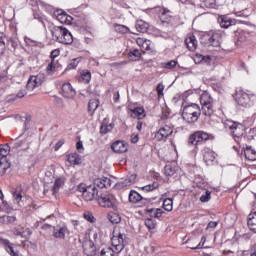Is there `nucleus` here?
<instances>
[{
  "label": "nucleus",
  "instance_id": "1",
  "mask_svg": "<svg viewBox=\"0 0 256 256\" xmlns=\"http://www.w3.org/2000/svg\"><path fill=\"white\" fill-rule=\"evenodd\" d=\"M112 247H105L101 250L100 256H119L125 249V234L113 232L111 238Z\"/></svg>",
  "mask_w": 256,
  "mask_h": 256
},
{
  "label": "nucleus",
  "instance_id": "2",
  "mask_svg": "<svg viewBox=\"0 0 256 256\" xmlns=\"http://www.w3.org/2000/svg\"><path fill=\"white\" fill-rule=\"evenodd\" d=\"M223 126L236 143H241V139H243V135H245V125L233 120H225Z\"/></svg>",
  "mask_w": 256,
  "mask_h": 256
},
{
  "label": "nucleus",
  "instance_id": "3",
  "mask_svg": "<svg viewBox=\"0 0 256 256\" xmlns=\"http://www.w3.org/2000/svg\"><path fill=\"white\" fill-rule=\"evenodd\" d=\"M52 37L55 38V41L63 45H71L73 43V34L63 26H54L52 28Z\"/></svg>",
  "mask_w": 256,
  "mask_h": 256
},
{
  "label": "nucleus",
  "instance_id": "4",
  "mask_svg": "<svg viewBox=\"0 0 256 256\" xmlns=\"http://www.w3.org/2000/svg\"><path fill=\"white\" fill-rule=\"evenodd\" d=\"M182 117L187 123H197V121H199V117H201V107L195 103L184 106L182 110Z\"/></svg>",
  "mask_w": 256,
  "mask_h": 256
},
{
  "label": "nucleus",
  "instance_id": "5",
  "mask_svg": "<svg viewBox=\"0 0 256 256\" xmlns=\"http://www.w3.org/2000/svg\"><path fill=\"white\" fill-rule=\"evenodd\" d=\"M98 204L104 209H113V211H119V201L115 195L104 192L98 197Z\"/></svg>",
  "mask_w": 256,
  "mask_h": 256
},
{
  "label": "nucleus",
  "instance_id": "6",
  "mask_svg": "<svg viewBox=\"0 0 256 256\" xmlns=\"http://www.w3.org/2000/svg\"><path fill=\"white\" fill-rule=\"evenodd\" d=\"M213 139H215L213 134L199 130L190 135L188 139V145H203V143H206V141H213Z\"/></svg>",
  "mask_w": 256,
  "mask_h": 256
},
{
  "label": "nucleus",
  "instance_id": "7",
  "mask_svg": "<svg viewBox=\"0 0 256 256\" xmlns=\"http://www.w3.org/2000/svg\"><path fill=\"white\" fill-rule=\"evenodd\" d=\"M200 103L202 105V113L206 117H211L215 113V108L213 107V97L207 91L202 92L200 95Z\"/></svg>",
  "mask_w": 256,
  "mask_h": 256
},
{
  "label": "nucleus",
  "instance_id": "8",
  "mask_svg": "<svg viewBox=\"0 0 256 256\" xmlns=\"http://www.w3.org/2000/svg\"><path fill=\"white\" fill-rule=\"evenodd\" d=\"M236 101L238 105H241V107H251V105L256 101V95L249 90H241L237 94Z\"/></svg>",
  "mask_w": 256,
  "mask_h": 256
},
{
  "label": "nucleus",
  "instance_id": "9",
  "mask_svg": "<svg viewBox=\"0 0 256 256\" xmlns=\"http://www.w3.org/2000/svg\"><path fill=\"white\" fill-rule=\"evenodd\" d=\"M77 191H79V193H82L84 201H93V199H95V197H97V195L99 194V190H97V187H95V185L87 186L83 183L78 185Z\"/></svg>",
  "mask_w": 256,
  "mask_h": 256
},
{
  "label": "nucleus",
  "instance_id": "10",
  "mask_svg": "<svg viewBox=\"0 0 256 256\" xmlns=\"http://www.w3.org/2000/svg\"><path fill=\"white\" fill-rule=\"evenodd\" d=\"M43 83H45V75L43 73H38L37 75L30 76L26 87L29 91H34L37 87H41Z\"/></svg>",
  "mask_w": 256,
  "mask_h": 256
},
{
  "label": "nucleus",
  "instance_id": "11",
  "mask_svg": "<svg viewBox=\"0 0 256 256\" xmlns=\"http://www.w3.org/2000/svg\"><path fill=\"white\" fill-rule=\"evenodd\" d=\"M171 135H173V127L164 125L160 127L155 134V139H157V141H167L168 137H171Z\"/></svg>",
  "mask_w": 256,
  "mask_h": 256
},
{
  "label": "nucleus",
  "instance_id": "12",
  "mask_svg": "<svg viewBox=\"0 0 256 256\" xmlns=\"http://www.w3.org/2000/svg\"><path fill=\"white\" fill-rule=\"evenodd\" d=\"M82 247L87 256H94L97 254V247L95 246V243H93V240H85Z\"/></svg>",
  "mask_w": 256,
  "mask_h": 256
},
{
  "label": "nucleus",
  "instance_id": "13",
  "mask_svg": "<svg viewBox=\"0 0 256 256\" xmlns=\"http://www.w3.org/2000/svg\"><path fill=\"white\" fill-rule=\"evenodd\" d=\"M62 95L66 99H73V97L77 95V92L73 89L71 83H65L62 85Z\"/></svg>",
  "mask_w": 256,
  "mask_h": 256
},
{
  "label": "nucleus",
  "instance_id": "14",
  "mask_svg": "<svg viewBox=\"0 0 256 256\" xmlns=\"http://www.w3.org/2000/svg\"><path fill=\"white\" fill-rule=\"evenodd\" d=\"M111 149L114 153H126L129 146L125 141H116L111 145Z\"/></svg>",
  "mask_w": 256,
  "mask_h": 256
},
{
  "label": "nucleus",
  "instance_id": "15",
  "mask_svg": "<svg viewBox=\"0 0 256 256\" xmlns=\"http://www.w3.org/2000/svg\"><path fill=\"white\" fill-rule=\"evenodd\" d=\"M185 45L189 51H196L197 50V38L193 34H188L185 39Z\"/></svg>",
  "mask_w": 256,
  "mask_h": 256
},
{
  "label": "nucleus",
  "instance_id": "16",
  "mask_svg": "<svg viewBox=\"0 0 256 256\" xmlns=\"http://www.w3.org/2000/svg\"><path fill=\"white\" fill-rule=\"evenodd\" d=\"M67 233H69V229L66 226L53 227V237H55V239H65Z\"/></svg>",
  "mask_w": 256,
  "mask_h": 256
},
{
  "label": "nucleus",
  "instance_id": "17",
  "mask_svg": "<svg viewBox=\"0 0 256 256\" xmlns=\"http://www.w3.org/2000/svg\"><path fill=\"white\" fill-rule=\"evenodd\" d=\"M202 153H203L204 162L207 165H211L213 161H215V152L213 150L209 148H204Z\"/></svg>",
  "mask_w": 256,
  "mask_h": 256
},
{
  "label": "nucleus",
  "instance_id": "18",
  "mask_svg": "<svg viewBox=\"0 0 256 256\" xmlns=\"http://www.w3.org/2000/svg\"><path fill=\"white\" fill-rule=\"evenodd\" d=\"M66 178L65 176H60L55 179L54 185L52 187V194L57 195L59 193V189H62V187L65 185Z\"/></svg>",
  "mask_w": 256,
  "mask_h": 256
},
{
  "label": "nucleus",
  "instance_id": "19",
  "mask_svg": "<svg viewBox=\"0 0 256 256\" xmlns=\"http://www.w3.org/2000/svg\"><path fill=\"white\" fill-rule=\"evenodd\" d=\"M218 23L220 24V27H222L223 29H229L231 25L235 24V21L229 18L228 16H220L218 18Z\"/></svg>",
  "mask_w": 256,
  "mask_h": 256
},
{
  "label": "nucleus",
  "instance_id": "20",
  "mask_svg": "<svg viewBox=\"0 0 256 256\" xmlns=\"http://www.w3.org/2000/svg\"><path fill=\"white\" fill-rule=\"evenodd\" d=\"M247 225L250 231L256 233V212H252L248 215Z\"/></svg>",
  "mask_w": 256,
  "mask_h": 256
},
{
  "label": "nucleus",
  "instance_id": "21",
  "mask_svg": "<svg viewBox=\"0 0 256 256\" xmlns=\"http://www.w3.org/2000/svg\"><path fill=\"white\" fill-rule=\"evenodd\" d=\"M244 155L248 161H256V151L253 149V147L246 146L244 149Z\"/></svg>",
  "mask_w": 256,
  "mask_h": 256
},
{
  "label": "nucleus",
  "instance_id": "22",
  "mask_svg": "<svg viewBox=\"0 0 256 256\" xmlns=\"http://www.w3.org/2000/svg\"><path fill=\"white\" fill-rule=\"evenodd\" d=\"M221 34L220 33H214L212 36L209 38V44L212 47H221Z\"/></svg>",
  "mask_w": 256,
  "mask_h": 256
},
{
  "label": "nucleus",
  "instance_id": "23",
  "mask_svg": "<svg viewBox=\"0 0 256 256\" xmlns=\"http://www.w3.org/2000/svg\"><path fill=\"white\" fill-rule=\"evenodd\" d=\"M146 211L149 213L150 217H154V219H159L163 216V209L161 208H148Z\"/></svg>",
  "mask_w": 256,
  "mask_h": 256
},
{
  "label": "nucleus",
  "instance_id": "24",
  "mask_svg": "<svg viewBox=\"0 0 256 256\" xmlns=\"http://www.w3.org/2000/svg\"><path fill=\"white\" fill-rule=\"evenodd\" d=\"M67 161L70 165H81L83 161L81 160V157H79V154L77 153H71L68 155Z\"/></svg>",
  "mask_w": 256,
  "mask_h": 256
},
{
  "label": "nucleus",
  "instance_id": "25",
  "mask_svg": "<svg viewBox=\"0 0 256 256\" xmlns=\"http://www.w3.org/2000/svg\"><path fill=\"white\" fill-rule=\"evenodd\" d=\"M129 201L130 203H139V201H143V196L137 191L131 190L129 193Z\"/></svg>",
  "mask_w": 256,
  "mask_h": 256
},
{
  "label": "nucleus",
  "instance_id": "26",
  "mask_svg": "<svg viewBox=\"0 0 256 256\" xmlns=\"http://www.w3.org/2000/svg\"><path fill=\"white\" fill-rule=\"evenodd\" d=\"M99 107V100L98 99H91L88 102V113L90 115H93L95 111H97V108Z\"/></svg>",
  "mask_w": 256,
  "mask_h": 256
},
{
  "label": "nucleus",
  "instance_id": "27",
  "mask_svg": "<svg viewBox=\"0 0 256 256\" xmlns=\"http://www.w3.org/2000/svg\"><path fill=\"white\" fill-rule=\"evenodd\" d=\"M30 144H31V138H26L24 140H19L18 142H16L15 147L16 149H20V147H22V149L25 151L29 149Z\"/></svg>",
  "mask_w": 256,
  "mask_h": 256
},
{
  "label": "nucleus",
  "instance_id": "28",
  "mask_svg": "<svg viewBox=\"0 0 256 256\" xmlns=\"http://www.w3.org/2000/svg\"><path fill=\"white\" fill-rule=\"evenodd\" d=\"M114 127H115V124H113V123L107 124V123L103 122L100 127L101 135H107V133H111V131H113Z\"/></svg>",
  "mask_w": 256,
  "mask_h": 256
},
{
  "label": "nucleus",
  "instance_id": "29",
  "mask_svg": "<svg viewBox=\"0 0 256 256\" xmlns=\"http://www.w3.org/2000/svg\"><path fill=\"white\" fill-rule=\"evenodd\" d=\"M135 27L139 33H145L147 32V29H149V24L145 23V21L143 20H139L136 22Z\"/></svg>",
  "mask_w": 256,
  "mask_h": 256
},
{
  "label": "nucleus",
  "instance_id": "30",
  "mask_svg": "<svg viewBox=\"0 0 256 256\" xmlns=\"http://www.w3.org/2000/svg\"><path fill=\"white\" fill-rule=\"evenodd\" d=\"M9 153H11V147H9L8 144H2V145H0V155H1V159L6 160L7 155H9Z\"/></svg>",
  "mask_w": 256,
  "mask_h": 256
},
{
  "label": "nucleus",
  "instance_id": "31",
  "mask_svg": "<svg viewBox=\"0 0 256 256\" xmlns=\"http://www.w3.org/2000/svg\"><path fill=\"white\" fill-rule=\"evenodd\" d=\"M132 117H137V119H143L145 117V109L142 107H137L132 110Z\"/></svg>",
  "mask_w": 256,
  "mask_h": 256
},
{
  "label": "nucleus",
  "instance_id": "32",
  "mask_svg": "<svg viewBox=\"0 0 256 256\" xmlns=\"http://www.w3.org/2000/svg\"><path fill=\"white\" fill-rule=\"evenodd\" d=\"M17 221V218L15 216H8L4 215L0 217V223L9 225L11 223H15Z\"/></svg>",
  "mask_w": 256,
  "mask_h": 256
},
{
  "label": "nucleus",
  "instance_id": "33",
  "mask_svg": "<svg viewBox=\"0 0 256 256\" xmlns=\"http://www.w3.org/2000/svg\"><path fill=\"white\" fill-rule=\"evenodd\" d=\"M175 173H177V170L175 169V167L171 164H168L165 166L164 168V174L167 177H173V175H175Z\"/></svg>",
  "mask_w": 256,
  "mask_h": 256
},
{
  "label": "nucleus",
  "instance_id": "34",
  "mask_svg": "<svg viewBox=\"0 0 256 256\" xmlns=\"http://www.w3.org/2000/svg\"><path fill=\"white\" fill-rule=\"evenodd\" d=\"M4 245L6 247V251H7V253H9V255H11V256H19V253H17L15 251V248L13 247V244H11V242L6 241L4 243Z\"/></svg>",
  "mask_w": 256,
  "mask_h": 256
},
{
  "label": "nucleus",
  "instance_id": "35",
  "mask_svg": "<svg viewBox=\"0 0 256 256\" xmlns=\"http://www.w3.org/2000/svg\"><path fill=\"white\" fill-rule=\"evenodd\" d=\"M163 209L165 211H173V199L166 198L163 202Z\"/></svg>",
  "mask_w": 256,
  "mask_h": 256
},
{
  "label": "nucleus",
  "instance_id": "36",
  "mask_svg": "<svg viewBox=\"0 0 256 256\" xmlns=\"http://www.w3.org/2000/svg\"><path fill=\"white\" fill-rule=\"evenodd\" d=\"M9 167V162H6L5 159H0V175H5V172L7 171V169H9Z\"/></svg>",
  "mask_w": 256,
  "mask_h": 256
},
{
  "label": "nucleus",
  "instance_id": "37",
  "mask_svg": "<svg viewBox=\"0 0 256 256\" xmlns=\"http://www.w3.org/2000/svg\"><path fill=\"white\" fill-rule=\"evenodd\" d=\"M114 30L116 31V33L125 34L129 31V28L125 25L114 24Z\"/></svg>",
  "mask_w": 256,
  "mask_h": 256
},
{
  "label": "nucleus",
  "instance_id": "38",
  "mask_svg": "<svg viewBox=\"0 0 256 256\" xmlns=\"http://www.w3.org/2000/svg\"><path fill=\"white\" fill-rule=\"evenodd\" d=\"M14 235H17L18 237H22V239H25L27 235H31V230L26 229L25 231H21L19 229H14L13 231Z\"/></svg>",
  "mask_w": 256,
  "mask_h": 256
},
{
  "label": "nucleus",
  "instance_id": "39",
  "mask_svg": "<svg viewBox=\"0 0 256 256\" xmlns=\"http://www.w3.org/2000/svg\"><path fill=\"white\" fill-rule=\"evenodd\" d=\"M128 57L129 59H131L132 61H135L136 59H139L141 58V52L137 49H134L132 51H130L128 53Z\"/></svg>",
  "mask_w": 256,
  "mask_h": 256
},
{
  "label": "nucleus",
  "instance_id": "40",
  "mask_svg": "<svg viewBox=\"0 0 256 256\" xmlns=\"http://www.w3.org/2000/svg\"><path fill=\"white\" fill-rule=\"evenodd\" d=\"M162 67L163 69H175V67H177V61L171 60L169 62H163Z\"/></svg>",
  "mask_w": 256,
  "mask_h": 256
},
{
  "label": "nucleus",
  "instance_id": "41",
  "mask_svg": "<svg viewBox=\"0 0 256 256\" xmlns=\"http://www.w3.org/2000/svg\"><path fill=\"white\" fill-rule=\"evenodd\" d=\"M108 219L111 223H114V224L121 223V217H119V214L117 213L109 214Z\"/></svg>",
  "mask_w": 256,
  "mask_h": 256
},
{
  "label": "nucleus",
  "instance_id": "42",
  "mask_svg": "<svg viewBox=\"0 0 256 256\" xmlns=\"http://www.w3.org/2000/svg\"><path fill=\"white\" fill-rule=\"evenodd\" d=\"M57 19L58 21H60V23H67V21H69V19H71V16L67 15L64 12H61L60 14H57Z\"/></svg>",
  "mask_w": 256,
  "mask_h": 256
},
{
  "label": "nucleus",
  "instance_id": "43",
  "mask_svg": "<svg viewBox=\"0 0 256 256\" xmlns=\"http://www.w3.org/2000/svg\"><path fill=\"white\" fill-rule=\"evenodd\" d=\"M137 181V174H131L128 178H126L123 182V185H133Z\"/></svg>",
  "mask_w": 256,
  "mask_h": 256
},
{
  "label": "nucleus",
  "instance_id": "44",
  "mask_svg": "<svg viewBox=\"0 0 256 256\" xmlns=\"http://www.w3.org/2000/svg\"><path fill=\"white\" fill-rule=\"evenodd\" d=\"M24 42L26 43V45H28V47H38L39 46V42L25 36L24 37Z\"/></svg>",
  "mask_w": 256,
  "mask_h": 256
},
{
  "label": "nucleus",
  "instance_id": "45",
  "mask_svg": "<svg viewBox=\"0 0 256 256\" xmlns=\"http://www.w3.org/2000/svg\"><path fill=\"white\" fill-rule=\"evenodd\" d=\"M201 203H209L211 201V191L206 190L205 194L200 197Z\"/></svg>",
  "mask_w": 256,
  "mask_h": 256
},
{
  "label": "nucleus",
  "instance_id": "46",
  "mask_svg": "<svg viewBox=\"0 0 256 256\" xmlns=\"http://www.w3.org/2000/svg\"><path fill=\"white\" fill-rule=\"evenodd\" d=\"M81 79L84 83H90L91 82V73L89 71H83L81 73Z\"/></svg>",
  "mask_w": 256,
  "mask_h": 256
},
{
  "label": "nucleus",
  "instance_id": "47",
  "mask_svg": "<svg viewBox=\"0 0 256 256\" xmlns=\"http://www.w3.org/2000/svg\"><path fill=\"white\" fill-rule=\"evenodd\" d=\"M216 3V0H204L203 6L206 7V9H214Z\"/></svg>",
  "mask_w": 256,
  "mask_h": 256
},
{
  "label": "nucleus",
  "instance_id": "48",
  "mask_svg": "<svg viewBox=\"0 0 256 256\" xmlns=\"http://www.w3.org/2000/svg\"><path fill=\"white\" fill-rule=\"evenodd\" d=\"M79 61H81L80 58H75L71 60V62L67 66V69H76L77 65H79Z\"/></svg>",
  "mask_w": 256,
  "mask_h": 256
},
{
  "label": "nucleus",
  "instance_id": "49",
  "mask_svg": "<svg viewBox=\"0 0 256 256\" xmlns=\"http://www.w3.org/2000/svg\"><path fill=\"white\" fill-rule=\"evenodd\" d=\"M145 225L149 231H151V229H155V221L151 218L145 220Z\"/></svg>",
  "mask_w": 256,
  "mask_h": 256
},
{
  "label": "nucleus",
  "instance_id": "50",
  "mask_svg": "<svg viewBox=\"0 0 256 256\" xmlns=\"http://www.w3.org/2000/svg\"><path fill=\"white\" fill-rule=\"evenodd\" d=\"M154 189H157L156 183L148 184V185L142 187V191H146V193H149V191H153Z\"/></svg>",
  "mask_w": 256,
  "mask_h": 256
},
{
  "label": "nucleus",
  "instance_id": "51",
  "mask_svg": "<svg viewBox=\"0 0 256 256\" xmlns=\"http://www.w3.org/2000/svg\"><path fill=\"white\" fill-rule=\"evenodd\" d=\"M34 19H36L37 21H39V23H42V25L45 26V16L41 13H34Z\"/></svg>",
  "mask_w": 256,
  "mask_h": 256
},
{
  "label": "nucleus",
  "instance_id": "52",
  "mask_svg": "<svg viewBox=\"0 0 256 256\" xmlns=\"http://www.w3.org/2000/svg\"><path fill=\"white\" fill-rule=\"evenodd\" d=\"M94 185L95 187H99V189H105V184L103 183V178H97L95 181H94Z\"/></svg>",
  "mask_w": 256,
  "mask_h": 256
},
{
  "label": "nucleus",
  "instance_id": "53",
  "mask_svg": "<svg viewBox=\"0 0 256 256\" xmlns=\"http://www.w3.org/2000/svg\"><path fill=\"white\" fill-rule=\"evenodd\" d=\"M9 211V203L5 201V198L2 200V204L0 205V212H7Z\"/></svg>",
  "mask_w": 256,
  "mask_h": 256
},
{
  "label": "nucleus",
  "instance_id": "54",
  "mask_svg": "<svg viewBox=\"0 0 256 256\" xmlns=\"http://www.w3.org/2000/svg\"><path fill=\"white\" fill-rule=\"evenodd\" d=\"M156 91L158 93V97H163V91H165V86L163 83L157 85Z\"/></svg>",
  "mask_w": 256,
  "mask_h": 256
},
{
  "label": "nucleus",
  "instance_id": "55",
  "mask_svg": "<svg viewBox=\"0 0 256 256\" xmlns=\"http://www.w3.org/2000/svg\"><path fill=\"white\" fill-rule=\"evenodd\" d=\"M205 241H206L205 237H202L201 238V242L198 243L197 246H189V248L193 249V250H195V249H203V245H205Z\"/></svg>",
  "mask_w": 256,
  "mask_h": 256
},
{
  "label": "nucleus",
  "instance_id": "56",
  "mask_svg": "<svg viewBox=\"0 0 256 256\" xmlns=\"http://www.w3.org/2000/svg\"><path fill=\"white\" fill-rule=\"evenodd\" d=\"M84 219H86V221H89V223H93L95 221V216H93V214H91L90 212H86L84 213Z\"/></svg>",
  "mask_w": 256,
  "mask_h": 256
},
{
  "label": "nucleus",
  "instance_id": "57",
  "mask_svg": "<svg viewBox=\"0 0 256 256\" xmlns=\"http://www.w3.org/2000/svg\"><path fill=\"white\" fill-rule=\"evenodd\" d=\"M142 49H144V51H151V40H145Z\"/></svg>",
  "mask_w": 256,
  "mask_h": 256
},
{
  "label": "nucleus",
  "instance_id": "58",
  "mask_svg": "<svg viewBox=\"0 0 256 256\" xmlns=\"http://www.w3.org/2000/svg\"><path fill=\"white\" fill-rule=\"evenodd\" d=\"M10 43L13 49H17L19 47V40H17V38H10Z\"/></svg>",
  "mask_w": 256,
  "mask_h": 256
},
{
  "label": "nucleus",
  "instance_id": "59",
  "mask_svg": "<svg viewBox=\"0 0 256 256\" xmlns=\"http://www.w3.org/2000/svg\"><path fill=\"white\" fill-rule=\"evenodd\" d=\"M13 197L17 201V203H19L21 199H23V196L18 191L13 192Z\"/></svg>",
  "mask_w": 256,
  "mask_h": 256
},
{
  "label": "nucleus",
  "instance_id": "60",
  "mask_svg": "<svg viewBox=\"0 0 256 256\" xmlns=\"http://www.w3.org/2000/svg\"><path fill=\"white\" fill-rule=\"evenodd\" d=\"M102 181L104 183V188L111 187V179L108 177H103Z\"/></svg>",
  "mask_w": 256,
  "mask_h": 256
},
{
  "label": "nucleus",
  "instance_id": "61",
  "mask_svg": "<svg viewBox=\"0 0 256 256\" xmlns=\"http://www.w3.org/2000/svg\"><path fill=\"white\" fill-rule=\"evenodd\" d=\"M196 57H198V59H201V61H205V63H209V61H211V57L209 56L196 55Z\"/></svg>",
  "mask_w": 256,
  "mask_h": 256
},
{
  "label": "nucleus",
  "instance_id": "62",
  "mask_svg": "<svg viewBox=\"0 0 256 256\" xmlns=\"http://www.w3.org/2000/svg\"><path fill=\"white\" fill-rule=\"evenodd\" d=\"M64 144H65V141H63V140L58 141L54 148L55 151H59L61 149V147H63Z\"/></svg>",
  "mask_w": 256,
  "mask_h": 256
},
{
  "label": "nucleus",
  "instance_id": "63",
  "mask_svg": "<svg viewBox=\"0 0 256 256\" xmlns=\"http://www.w3.org/2000/svg\"><path fill=\"white\" fill-rule=\"evenodd\" d=\"M145 41H147V39H144V38H138L137 40H136V43H137V45L139 46V47H143V45H144V43H145Z\"/></svg>",
  "mask_w": 256,
  "mask_h": 256
},
{
  "label": "nucleus",
  "instance_id": "64",
  "mask_svg": "<svg viewBox=\"0 0 256 256\" xmlns=\"http://www.w3.org/2000/svg\"><path fill=\"white\" fill-rule=\"evenodd\" d=\"M217 227V222L215 221H210L207 225V229H215Z\"/></svg>",
  "mask_w": 256,
  "mask_h": 256
}]
</instances>
